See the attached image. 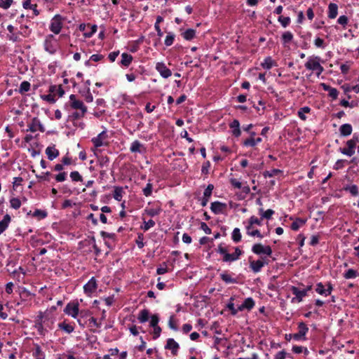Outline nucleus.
Segmentation results:
<instances>
[{"instance_id": "58", "label": "nucleus", "mask_w": 359, "mask_h": 359, "mask_svg": "<svg viewBox=\"0 0 359 359\" xmlns=\"http://www.w3.org/2000/svg\"><path fill=\"white\" fill-rule=\"evenodd\" d=\"M155 225V222L152 219H149L147 222H144V226H142V229L144 231H148L150 228L153 227Z\"/></svg>"}, {"instance_id": "60", "label": "nucleus", "mask_w": 359, "mask_h": 359, "mask_svg": "<svg viewBox=\"0 0 359 359\" xmlns=\"http://www.w3.org/2000/svg\"><path fill=\"white\" fill-rule=\"evenodd\" d=\"M253 224L260 226L262 224L261 220L255 216H252L249 219V224L248 226H250V227H252Z\"/></svg>"}, {"instance_id": "48", "label": "nucleus", "mask_w": 359, "mask_h": 359, "mask_svg": "<svg viewBox=\"0 0 359 359\" xmlns=\"http://www.w3.org/2000/svg\"><path fill=\"white\" fill-rule=\"evenodd\" d=\"M30 83L28 81H22L20 86L19 91L20 93H24L29 90Z\"/></svg>"}, {"instance_id": "47", "label": "nucleus", "mask_w": 359, "mask_h": 359, "mask_svg": "<svg viewBox=\"0 0 359 359\" xmlns=\"http://www.w3.org/2000/svg\"><path fill=\"white\" fill-rule=\"evenodd\" d=\"M232 239L234 242L238 243L241 239V233L238 228H235L232 233Z\"/></svg>"}, {"instance_id": "19", "label": "nucleus", "mask_w": 359, "mask_h": 359, "mask_svg": "<svg viewBox=\"0 0 359 359\" xmlns=\"http://www.w3.org/2000/svg\"><path fill=\"white\" fill-rule=\"evenodd\" d=\"M230 128L232 129V134L238 137L241 135L240 123L238 120L235 119L230 123Z\"/></svg>"}, {"instance_id": "39", "label": "nucleus", "mask_w": 359, "mask_h": 359, "mask_svg": "<svg viewBox=\"0 0 359 359\" xmlns=\"http://www.w3.org/2000/svg\"><path fill=\"white\" fill-rule=\"evenodd\" d=\"M221 278L226 283H236V280L233 278L229 274L226 273H223L220 274Z\"/></svg>"}, {"instance_id": "25", "label": "nucleus", "mask_w": 359, "mask_h": 359, "mask_svg": "<svg viewBox=\"0 0 359 359\" xmlns=\"http://www.w3.org/2000/svg\"><path fill=\"white\" fill-rule=\"evenodd\" d=\"M133 60V56L130 54L123 53L121 55V63L125 67H128Z\"/></svg>"}, {"instance_id": "21", "label": "nucleus", "mask_w": 359, "mask_h": 359, "mask_svg": "<svg viewBox=\"0 0 359 359\" xmlns=\"http://www.w3.org/2000/svg\"><path fill=\"white\" fill-rule=\"evenodd\" d=\"M11 219L10 215L6 214L4 219L0 221V235L8 228Z\"/></svg>"}, {"instance_id": "57", "label": "nucleus", "mask_w": 359, "mask_h": 359, "mask_svg": "<svg viewBox=\"0 0 359 359\" xmlns=\"http://www.w3.org/2000/svg\"><path fill=\"white\" fill-rule=\"evenodd\" d=\"M278 21L283 27H286L290 22V18L289 17L280 16Z\"/></svg>"}, {"instance_id": "11", "label": "nucleus", "mask_w": 359, "mask_h": 359, "mask_svg": "<svg viewBox=\"0 0 359 359\" xmlns=\"http://www.w3.org/2000/svg\"><path fill=\"white\" fill-rule=\"evenodd\" d=\"M290 290L292 293L295 296V297L292 299V302H294L295 301L301 302L303 298L306 296V291H303V290H301L297 287L292 286Z\"/></svg>"}, {"instance_id": "31", "label": "nucleus", "mask_w": 359, "mask_h": 359, "mask_svg": "<svg viewBox=\"0 0 359 359\" xmlns=\"http://www.w3.org/2000/svg\"><path fill=\"white\" fill-rule=\"evenodd\" d=\"M359 276L358 271L353 269H349L344 273V278L346 279L355 278Z\"/></svg>"}, {"instance_id": "29", "label": "nucleus", "mask_w": 359, "mask_h": 359, "mask_svg": "<svg viewBox=\"0 0 359 359\" xmlns=\"http://www.w3.org/2000/svg\"><path fill=\"white\" fill-rule=\"evenodd\" d=\"M259 215L262 217V219H269L271 218L272 215L274 214V211L271 209H268L264 211L263 208H260L259 210Z\"/></svg>"}, {"instance_id": "22", "label": "nucleus", "mask_w": 359, "mask_h": 359, "mask_svg": "<svg viewBox=\"0 0 359 359\" xmlns=\"http://www.w3.org/2000/svg\"><path fill=\"white\" fill-rule=\"evenodd\" d=\"M50 92L54 95V97H55V95H57L59 97H61L65 94V91L62 89L61 86H52L50 87Z\"/></svg>"}, {"instance_id": "20", "label": "nucleus", "mask_w": 359, "mask_h": 359, "mask_svg": "<svg viewBox=\"0 0 359 359\" xmlns=\"http://www.w3.org/2000/svg\"><path fill=\"white\" fill-rule=\"evenodd\" d=\"M338 14V6L336 4L330 3L328 6V17L334 19Z\"/></svg>"}, {"instance_id": "16", "label": "nucleus", "mask_w": 359, "mask_h": 359, "mask_svg": "<svg viewBox=\"0 0 359 359\" xmlns=\"http://www.w3.org/2000/svg\"><path fill=\"white\" fill-rule=\"evenodd\" d=\"M107 135L105 131L100 133L97 137L92 139L94 146L97 148L104 145V141L107 139Z\"/></svg>"}, {"instance_id": "13", "label": "nucleus", "mask_w": 359, "mask_h": 359, "mask_svg": "<svg viewBox=\"0 0 359 359\" xmlns=\"http://www.w3.org/2000/svg\"><path fill=\"white\" fill-rule=\"evenodd\" d=\"M97 289V283L94 277L91 278L88 282L83 286L84 292L86 294L90 295Z\"/></svg>"}, {"instance_id": "59", "label": "nucleus", "mask_w": 359, "mask_h": 359, "mask_svg": "<svg viewBox=\"0 0 359 359\" xmlns=\"http://www.w3.org/2000/svg\"><path fill=\"white\" fill-rule=\"evenodd\" d=\"M231 301H233V298L231 297ZM227 308L231 311V313L233 315V316H236L238 313V309H236L235 307H234V304L232 302H230L228 304H227Z\"/></svg>"}, {"instance_id": "63", "label": "nucleus", "mask_w": 359, "mask_h": 359, "mask_svg": "<svg viewBox=\"0 0 359 359\" xmlns=\"http://www.w3.org/2000/svg\"><path fill=\"white\" fill-rule=\"evenodd\" d=\"M67 178V173L63 172L55 175V180L57 182H64Z\"/></svg>"}, {"instance_id": "1", "label": "nucleus", "mask_w": 359, "mask_h": 359, "mask_svg": "<svg viewBox=\"0 0 359 359\" xmlns=\"http://www.w3.org/2000/svg\"><path fill=\"white\" fill-rule=\"evenodd\" d=\"M320 58L319 57H309L305 64L307 69L315 72L318 77L324 71V68L320 63Z\"/></svg>"}, {"instance_id": "46", "label": "nucleus", "mask_w": 359, "mask_h": 359, "mask_svg": "<svg viewBox=\"0 0 359 359\" xmlns=\"http://www.w3.org/2000/svg\"><path fill=\"white\" fill-rule=\"evenodd\" d=\"M247 233L249 235V236H257L260 238H262L263 236L260 233L259 231L257 230V229H255V230H252L251 231V229L252 227H250V226H247Z\"/></svg>"}, {"instance_id": "34", "label": "nucleus", "mask_w": 359, "mask_h": 359, "mask_svg": "<svg viewBox=\"0 0 359 359\" xmlns=\"http://www.w3.org/2000/svg\"><path fill=\"white\" fill-rule=\"evenodd\" d=\"M81 94L87 102H92L93 101V97L89 87H87L86 90L81 91Z\"/></svg>"}, {"instance_id": "51", "label": "nucleus", "mask_w": 359, "mask_h": 359, "mask_svg": "<svg viewBox=\"0 0 359 359\" xmlns=\"http://www.w3.org/2000/svg\"><path fill=\"white\" fill-rule=\"evenodd\" d=\"M70 177L74 182H81L82 177L78 171H73L70 173Z\"/></svg>"}, {"instance_id": "50", "label": "nucleus", "mask_w": 359, "mask_h": 359, "mask_svg": "<svg viewBox=\"0 0 359 359\" xmlns=\"http://www.w3.org/2000/svg\"><path fill=\"white\" fill-rule=\"evenodd\" d=\"M345 190L348 191L354 196H356L358 195V188L355 184H353V185L346 187Z\"/></svg>"}, {"instance_id": "52", "label": "nucleus", "mask_w": 359, "mask_h": 359, "mask_svg": "<svg viewBox=\"0 0 359 359\" xmlns=\"http://www.w3.org/2000/svg\"><path fill=\"white\" fill-rule=\"evenodd\" d=\"M175 39V34L172 33H168L165 39V44L167 46H170L173 43Z\"/></svg>"}, {"instance_id": "8", "label": "nucleus", "mask_w": 359, "mask_h": 359, "mask_svg": "<svg viewBox=\"0 0 359 359\" xmlns=\"http://www.w3.org/2000/svg\"><path fill=\"white\" fill-rule=\"evenodd\" d=\"M156 69L164 79H167L172 75L170 69H169L163 62L156 63Z\"/></svg>"}, {"instance_id": "6", "label": "nucleus", "mask_w": 359, "mask_h": 359, "mask_svg": "<svg viewBox=\"0 0 359 359\" xmlns=\"http://www.w3.org/2000/svg\"><path fill=\"white\" fill-rule=\"evenodd\" d=\"M79 305L78 302H70L67 304V305L66 306L64 312L67 315L70 316L74 318H76L79 311Z\"/></svg>"}, {"instance_id": "37", "label": "nucleus", "mask_w": 359, "mask_h": 359, "mask_svg": "<svg viewBox=\"0 0 359 359\" xmlns=\"http://www.w3.org/2000/svg\"><path fill=\"white\" fill-rule=\"evenodd\" d=\"M58 327L62 330L65 331V332L70 334L74 331V327L72 326L69 324L66 323L65 322L61 323L58 325Z\"/></svg>"}, {"instance_id": "38", "label": "nucleus", "mask_w": 359, "mask_h": 359, "mask_svg": "<svg viewBox=\"0 0 359 359\" xmlns=\"http://www.w3.org/2000/svg\"><path fill=\"white\" fill-rule=\"evenodd\" d=\"M113 196L115 200L121 201L123 197V189L118 187H115Z\"/></svg>"}, {"instance_id": "55", "label": "nucleus", "mask_w": 359, "mask_h": 359, "mask_svg": "<svg viewBox=\"0 0 359 359\" xmlns=\"http://www.w3.org/2000/svg\"><path fill=\"white\" fill-rule=\"evenodd\" d=\"M13 1V0H0V7L6 10L11 6Z\"/></svg>"}, {"instance_id": "56", "label": "nucleus", "mask_w": 359, "mask_h": 359, "mask_svg": "<svg viewBox=\"0 0 359 359\" xmlns=\"http://www.w3.org/2000/svg\"><path fill=\"white\" fill-rule=\"evenodd\" d=\"M41 98L43 100H46V101H47V102H48L50 103H55V101H56V99L54 97V95H53L52 93L51 94H48V95H41Z\"/></svg>"}, {"instance_id": "28", "label": "nucleus", "mask_w": 359, "mask_h": 359, "mask_svg": "<svg viewBox=\"0 0 359 359\" xmlns=\"http://www.w3.org/2000/svg\"><path fill=\"white\" fill-rule=\"evenodd\" d=\"M149 311L147 309H143L140 311L137 319L140 323H143L147 322L149 320Z\"/></svg>"}, {"instance_id": "24", "label": "nucleus", "mask_w": 359, "mask_h": 359, "mask_svg": "<svg viewBox=\"0 0 359 359\" xmlns=\"http://www.w3.org/2000/svg\"><path fill=\"white\" fill-rule=\"evenodd\" d=\"M38 318L39 319L36 323L35 327H36V329L37 330V331L39 332V333L40 334L44 335L46 332V330L44 329L43 325V322H42L43 316H42V314L41 313L40 316H38Z\"/></svg>"}, {"instance_id": "14", "label": "nucleus", "mask_w": 359, "mask_h": 359, "mask_svg": "<svg viewBox=\"0 0 359 359\" xmlns=\"http://www.w3.org/2000/svg\"><path fill=\"white\" fill-rule=\"evenodd\" d=\"M242 251L238 248H235V252L232 254L226 253L223 257V261L226 262H231L237 260L241 255Z\"/></svg>"}, {"instance_id": "3", "label": "nucleus", "mask_w": 359, "mask_h": 359, "mask_svg": "<svg viewBox=\"0 0 359 359\" xmlns=\"http://www.w3.org/2000/svg\"><path fill=\"white\" fill-rule=\"evenodd\" d=\"M69 105L73 109L78 110L84 113L87 112L86 106L81 100L77 99L75 95L72 94L69 96Z\"/></svg>"}, {"instance_id": "12", "label": "nucleus", "mask_w": 359, "mask_h": 359, "mask_svg": "<svg viewBox=\"0 0 359 359\" xmlns=\"http://www.w3.org/2000/svg\"><path fill=\"white\" fill-rule=\"evenodd\" d=\"M37 130L43 132L44 128H43V125L41 123L39 119L37 118H34L32 120V122L28 125L27 131L34 133V132H36Z\"/></svg>"}, {"instance_id": "9", "label": "nucleus", "mask_w": 359, "mask_h": 359, "mask_svg": "<svg viewBox=\"0 0 359 359\" xmlns=\"http://www.w3.org/2000/svg\"><path fill=\"white\" fill-rule=\"evenodd\" d=\"M79 29L83 32L85 37L89 38L97 31V26L81 24L79 26Z\"/></svg>"}, {"instance_id": "43", "label": "nucleus", "mask_w": 359, "mask_h": 359, "mask_svg": "<svg viewBox=\"0 0 359 359\" xmlns=\"http://www.w3.org/2000/svg\"><path fill=\"white\" fill-rule=\"evenodd\" d=\"M152 189H153V184L149 182L144 188L142 189L143 194L145 196H149L152 194Z\"/></svg>"}, {"instance_id": "32", "label": "nucleus", "mask_w": 359, "mask_h": 359, "mask_svg": "<svg viewBox=\"0 0 359 359\" xmlns=\"http://www.w3.org/2000/svg\"><path fill=\"white\" fill-rule=\"evenodd\" d=\"M142 147V144L138 140H135L132 142L130 150L131 152H133V153H136V152L141 153Z\"/></svg>"}, {"instance_id": "5", "label": "nucleus", "mask_w": 359, "mask_h": 359, "mask_svg": "<svg viewBox=\"0 0 359 359\" xmlns=\"http://www.w3.org/2000/svg\"><path fill=\"white\" fill-rule=\"evenodd\" d=\"M62 17L60 15H56L51 20L50 29L53 33L57 34L62 29Z\"/></svg>"}, {"instance_id": "53", "label": "nucleus", "mask_w": 359, "mask_h": 359, "mask_svg": "<svg viewBox=\"0 0 359 359\" xmlns=\"http://www.w3.org/2000/svg\"><path fill=\"white\" fill-rule=\"evenodd\" d=\"M11 207L14 209H18L21 205V202L18 198H13L10 201Z\"/></svg>"}, {"instance_id": "44", "label": "nucleus", "mask_w": 359, "mask_h": 359, "mask_svg": "<svg viewBox=\"0 0 359 359\" xmlns=\"http://www.w3.org/2000/svg\"><path fill=\"white\" fill-rule=\"evenodd\" d=\"M304 223V220L297 219L292 223L291 228L294 231H297Z\"/></svg>"}, {"instance_id": "27", "label": "nucleus", "mask_w": 359, "mask_h": 359, "mask_svg": "<svg viewBox=\"0 0 359 359\" xmlns=\"http://www.w3.org/2000/svg\"><path fill=\"white\" fill-rule=\"evenodd\" d=\"M182 36L186 40L190 41L196 36V31L193 29H188L182 33Z\"/></svg>"}, {"instance_id": "4", "label": "nucleus", "mask_w": 359, "mask_h": 359, "mask_svg": "<svg viewBox=\"0 0 359 359\" xmlns=\"http://www.w3.org/2000/svg\"><path fill=\"white\" fill-rule=\"evenodd\" d=\"M252 251L256 255H266L270 256L272 254V250L269 245H263L261 243L255 244L252 248Z\"/></svg>"}, {"instance_id": "36", "label": "nucleus", "mask_w": 359, "mask_h": 359, "mask_svg": "<svg viewBox=\"0 0 359 359\" xmlns=\"http://www.w3.org/2000/svg\"><path fill=\"white\" fill-rule=\"evenodd\" d=\"M293 39V34L290 32H285L282 35V41L285 46L290 43Z\"/></svg>"}, {"instance_id": "26", "label": "nucleus", "mask_w": 359, "mask_h": 359, "mask_svg": "<svg viewBox=\"0 0 359 359\" xmlns=\"http://www.w3.org/2000/svg\"><path fill=\"white\" fill-rule=\"evenodd\" d=\"M323 86L324 90L328 91L330 97H331L334 100L337 98L339 92L336 88L328 86L324 83L323 84Z\"/></svg>"}, {"instance_id": "33", "label": "nucleus", "mask_w": 359, "mask_h": 359, "mask_svg": "<svg viewBox=\"0 0 359 359\" xmlns=\"http://www.w3.org/2000/svg\"><path fill=\"white\" fill-rule=\"evenodd\" d=\"M263 68L270 69L273 66H276V62L270 57H267L264 59L262 63Z\"/></svg>"}, {"instance_id": "61", "label": "nucleus", "mask_w": 359, "mask_h": 359, "mask_svg": "<svg viewBox=\"0 0 359 359\" xmlns=\"http://www.w3.org/2000/svg\"><path fill=\"white\" fill-rule=\"evenodd\" d=\"M158 321H159V318H158V315L154 314V315L151 316V320H150V326L152 327L158 326Z\"/></svg>"}, {"instance_id": "35", "label": "nucleus", "mask_w": 359, "mask_h": 359, "mask_svg": "<svg viewBox=\"0 0 359 359\" xmlns=\"http://www.w3.org/2000/svg\"><path fill=\"white\" fill-rule=\"evenodd\" d=\"M161 212V208H147L144 210V213L150 217H154L156 215H158Z\"/></svg>"}, {"instance_id": "2", "label": "nucleus", "mask_w": 359, "mask_h": 359, "mask_svg": "<svg viewBox=\"0 0 359 359\" xmlns=\"http://www.w3.org/2000/svg\"><path fill=\"white\" fill-rule=\"evenodd\" d=\"M359 142V137L358 135L354 134L352 139L349 140L346 142L348 148L341 149V152L348 156H351L355 153V147L357 143Z\"/></svg>"}, {"instance_id": "17", "label": "nucleus", "mask_w": 359, "mask_h": 359, "mask_svg": "<svg viewBox=\"0 0 359 359\" xmlns=\"http://www.w3.org/2000/svg\"><path fill=\"white\" fill-rule=\"evenodd\" d=\"M180 348L179 344L175 341L173 339L170 338L167 340L165 346V349L170 350L172 355H176Z\"/></svg>"}, {"instance_id": "64", "label": "nucleus", "mask_w": 359, "mask_h": 359, "mask_svg": "<svg viewBox=\"0 0 359 359\" xmlns=\"http://www.w3.org/2000/svg\"><path fill=\"white\" fill-rule=\"evenodd\" d=\"M286 355H287V353L285 351H281L278 352L275 355L274 358H275V359H285Z\"/></svg>"}, {"instance_id": "42", "label": "nucleus", "mask_w": 359, "mask_h": 359, "mask_svg": "<svg viewBox=\"0 0 359 359\" xmlns=\"http://www.w3.org/2000/svg\"><path fill=\"white\" fill-rule=\"evenodd\" d=\"M243 304L245 309L248 311L251 310L255 306V302L251 297L245 299Z\"/></svg>"}, {"instance_id": "41", "label": "nucleus", "mask_w": 359, "mask_h": 359, "mask_svg": "<svg viewBox=\"0 0 359 359\" xmlns=\"http://www.w3.org/2000/svg\"><path fill=\"white\" fill-rule=\"evenodd\" d=\"M311 109L309 107H302L298 111V116L302 120L305 121L306 119L305 114L309 113Z\"/></svg>"}, {"instance_id": "62", "label": "nucleus", "mask_w": 359, "mask_h": 359, "mask_svg": "<svg viewBox=\"0 0 359 359\" xmlns=\"http://www.w3.org/2000/svg\"><path fill=\"white\" fill-rule=\"evenodd\" d=\"M34 216L39 217L41 219H43L47 216V212L44 210H36L34 212Z\"/></svg>"}, {"instance_id": "49", "label": "nucleus", "mask_w": 359, "mask_h": 359, "mask_svg": "<svg viewBox=\"0 0 359 359\" xmlns=\"http://www.w3.org/2000/svg\"><path fill=\"white\" fill-rule=\"evenodd\" d=\"M316 291L321 295H325V297L327 296L326 289H325V287L322 283L317 284Z\"/></svg>"}, {"instance_id": "18", "label": "nucleus", "mask_w": 359, "mask_h": 359, "mask_svg": "<svg viewBox=\"0 0 359 359\" xmlns=\"http://www.w3.org/2000/svg\"><path fill=\"white\" fill-rule=\"evenodd\" d=\"M46 154L50 161H53L59 156V151L55 145L49 146L46 149Z\"/></svg>"}, {"instance_id": "54", "label": "nucleus", "mask_w": 359, "mask_h": 359, "mask_svg": "<svg viewBox=\"0 0 359 359\" xmlns=\"http://www.w3.org/2000/svg\"><path fill=\"white\" fill-rule=\"evenodd\" d=\"M214 189V186L211 184H208L206 189L203 192V196L205 198H210L212 195V190Z\"/></svg>"}, {"instance_id": "7", "label": "nucleus", "mask_w": 359, "mask_h": 359, "mask_svg": "<svg viewBox=\"0 0 359 359\" xmlns=\"http://www.w3.org/2000/svg\"><path fill=\"white\" fill-rule=\"evenodd\" d=\"M298 329H299L298 332L292 335V338L297 341H299L301 339H305V335L307 333V332L309 331L308 327L306 326V325L304 323L301 322L298 324Z\"/></svg>"}, {"instance_id": "10", "label": "nucleus", "mask_w": 359, "mask_h": 359, "mask_svg": "<svg viewBox=\"0 0 359 359\" xmlns=\"http://www.w3.org/2000/svg\"><path fill=\"white\" fill-rule=\"evenodd\" d=\"M269 262L265 259H259L257 261H250V267L254 273H258L261 271L262 268L268 264Z\"/></svg>"}, {"instance_id": "40", "label": "nucleus", "mask_w": 359, "mask_h": 359, "mask_svg": "<svg viewBox=\"0 0 359 359\" xmlns=\"http://www.w3.org/2000/svg\"><path fill=\"white\" fill-rule=\"evenodd\" d=\"M261 141H262V138H260V137H257V139H254V138L251 137V138H249V139H247L246 140H245L244 145L254 147L256 144H257L259 142H260Z\"/></svg>"}, {"instance_id": "23", "label": "nucleus", "mask_w": 359, "mask_h": 359, "mask_svg": "<svg viewBox=\"0 0 359 359\" xmlns=\"http://www.w3.org/2000/svg\"><path fill=\"white\" fill-rule=\"evenodd\" d=\"M339 131L342 136H348L352 133V126L348 123L343 124L340 126Z\"/></svg>"}, {"instance_id": "30", "label": "nucleus", "mask_w": 359, "mask_h": 359, "mask_svg": "<svg viewBox=\"0 0 359 359\" xmlns=\"http://www.w3.org/2000/svg\"><path fill=\"white\" fill-rule=\"evenodd\" d=\"M33 356L35 359H45V354L39 345L35 346V349L33 352Z\"/></svg>"}, {"instance_id": "15", "label": "nucleus", "mask_w": 359, "mask_h": 359, "mask_svg": "<svg viewBox=\"0 0 359 359\" xmlns=\"http://www.w3.org/2000/svg\"><path fill=\"white\" fill-rule=\"evenodd\" d=\"M226 208V205L225 203H221L219 201H215L211 203L210 209L215 214H221L222 213Z\"/></svg>"}, {"instance_id": "45", "label": "nucleus", "mask_w": 359, "mask_h": 359, "mask_svg": "<svg viewBox=\"0 0 359 359\" xmlns=\"http://www.w3.org/2000/svg\"><path fill=\"white\" fill-rule=\"evenodd\" d=\"M292 351L295 353H297V354H299V353H302L304 352L305 355H308L309 353V351H308V349L306 347H303L301 346H294L292 347Z\"/></svg>"}]
</instances>
